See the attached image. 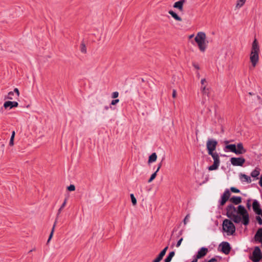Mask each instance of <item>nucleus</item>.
<instances>
[{"mask_svg": "<svg viewBox=\"0 0 262 262\" xmlns=\"http://www.w3.org/2000/svg\"><path fill=\"white\" fill-rule=\"evenodd\" d=\"M260 48L256 38H254L252 43L250 54V60L253 67H255L259 60Z\"/></svg>", "mask_w": 262, "mask_h": 262, "instance_id": "nucleus-1", "label": "nucleus"}, {"mask_svg": "<svg viewBox=\"0 0 262 262\" xmlns=\"http://www.w3.org/2000/svg\"><path fill=\"white\" fill-rule=\"evenodd\" d=\"M226 211L227 217L235 223L238 224L241 222L242 217L235 214L237 213V210L232 204H230L227 206Z\"/></svg>", "mask_w": 262, "mask_h": 262, "instance_id": "nucleus-2", "label": "nucleus"}, {"mask_svg": "<svg viewBox=\"0 0 262 262\" xmlns=\"http://www.w3.org/2000/svg\"><path fill=\"white\" fill-rule=\"evenodd\" d=\"M206 34L203 32H199L197 33L194 40L197 43L199 48L201 52H204L206 48L205 43Z\"/></svg>", "mask_w": 262, "mask_h": 262, "instance_id": "nucleus-3", "label": "nucleus"}, {"mask_svg": "<svg viewBox=\"0 0 262 262\" xmlns=\"http://www.w3.org/2000/svg\"><path fill=\"white\" fill-rule=\"evenodd\" d=\"M237 213L239 214L242 217V223L247 226L249 224V215L245 207L243 205H239L237 207Z\"/></svg>", "mask_w": 262, "mask_h": 262, "instance_id": "nucleus-4", "label": "nucleus"}, {"mask_svg": "<svg viewBox=\"0 0 262 262\" xmlns=\"http://www.w3.org/2000/svg\"><path fill=\"white\" fill-rule=\"evenodd\" d=\"M223 229L228 235H233L235 232V226L231 220L225 219L223 222Z\"/></svg>", "mask_w": 262, "mask_h": 262, "instance_id": "nucleus-5", "label": "nucleus"}, {"mask_svg": "<svg viewBox=\"0 0 262 262\" xmlns=\"http://www.w3.org/2000/svg\"><path fill=\"white\" fill-rule=\"evenodd\" d=\"M208 155L211 156L214 161L213 164L208 167V170L212 171L217 169L220 164V160L219 154L216 152H212V154L209 153Z\"/></svg>", "mask_w": 262, "mask_h": 262, "instance_id": "nucleus-6", "label": "nucleus"}, {"mask_svg": "<svg viewBox=\"0 0 262 262\" xmlns=\"http://www.w3.org/2000/svg\"><path fill=\"white\" fill-rule=\"evenodd\" d=\"M262 258V252L259 247L256 246L252 252V256L250 258L253 262H259Z\"/></svg>", "mask_w": 262, "mask_h": 262, "instance_id": "nucleus-7", "label": "nucleus"}, {"mask_svg": "<svg viewBox=\"0 0 262 262\" xmlns=\"http://www.w3.org/2000/svg\"><path fill=\"white\" fill-rule=\"evenodd\" d=\"M217 145V141L214 139H208L206 143V147L208 154H212L215 150Z\"/></svg>", "mask_w": 262, "mask_h": 262, "instance_id": "nucleus-8", "label": "nucleus"}, {"mask_svg": "<svg viewBox=\"0 0 262 262\" xmlns=\"http://www.w3.org/2000/svg\"><path fill=\"white\" fill-rule=\"evenodd\" d=\"M220 251L225 254H228L231 251L230 244L227 242H223L219 245Z\"/></svg>", "mask_w": 262, "mask_h": 262, "instance_id": "nucleus-9", "label": "nucleus"}, {"mask_svg": "<svg viewBox=\"0 0 262 262\" xmlns=\"http://www.w3.org/2000/svg\"><path fill=\"white\" fill-rule=\"evenodd\" d=\"M230 162L233 166H242L245 162V159L243 157H232Z\"/></svg>", "mask_w": 262, "mask_h": 262, "instance_id": "nucleus-10", "label": "nucleus"}, {"mask_svg": "<svg viewBox=\"0 0 262 262\" xmlns=\"http://www.w3.org/2000/svg\"><path fill=\"white\" fill-rule=\"evenodd\" d=\"M230 195L231 193L229 189H226L221 197V200L220 201L221 206H223L225 205L226 202L229 199Z\"/></svg>", "mask_w": 262, "mask_h": 262, "instance_id": "nucleus-11", "label": "nucleus"}, {"mask_svg": "<svg viewBox=\"0 0 262 262\" xmlns=\"http://www.w3.org/2000/svg\"><path fill=\"white\" fill-rule=\"evenodd\" d=\"M252 208L253 211L257 215L261 214L262 209L260 208V204L256 200H254L252 203Z\"/></svg>", "mask_w": 262, "mask_h": 262, "instance_id": "nucleus-12", "label": "nucleus"}, {"mask_svg": "<svg viewBox=\"0 0 262 262\" xmlns=\"http://www.w3.org/2000/svg\"><path fill=\"white\" fill-rule=\"evenodd\" d=\"M208 252V248H205V247L201 248L198 252V253L196 255L195 258L196 259H200V258L203 257L207 254Z\"/></svg>", "mask_w": 262, "mask_h": 262, "instance_id": "nucleus-13", "label": "nucleus"}, {"mask_svg": "<svg viewBox=\"0 0 262 262\" xmlns=\"http://www.w3.org/2000/svg\"><path fill=\"white\" fill-rule=\"evenodd\" d=\"M254 238L256 242L262 244V228L258 229L254 235Z\"/></svg>", "mask_w": 262, "mask_h": 262, "instance_id": "nucleus-14", "label": "nucleus"}, {"mask_svg": "<svg viewBox=\"0 0 262 262\" xmlns=\"http://www.w3.org/2000/svg\"><path fill=\"white\" fill-rule=\"evenodd\" d=\"M246 152V150L244 148L243 144L242 143H239L237 144V148L236 147L235 154L241 155L245 154Z\"/></svg>", "mask_w": 262, "mask_h": 262, "instance_id": "nucleus-15", "label": "nucleus"}, {"mask_svg": "<svg viewBox=\"0 0 262 262\" xmlns=\"http://www.w3.org/2000/svg\"><path fill=\"white\" fill-rule=\"evenodd\" d=\"M18 105V103L16 101H6L4 104V107L5 108H7L9 107L10 108H12L13 107H17Z\"/></svg>", "mask_w": 262, "mask_h": 262, "instance_id": "nucleus-16", "label": "nucleus"}, {"mask_svg": "<svg viewBox=\"0 0 262 262\" xmlns=\"http://www.w3.org/2000/svg\"><path fill=\"white\" fill-rule=\"evenodd\" d=\"M185 3V0H180L174 3L173 7L174 8L178 9L180 11H183V5Z\"/></svg>", "mask_w": 262, "mask_h": 262, "instance_id": "nucleus-17", "label": "nucleus"}, {"mask_svg": "<svg viewBox=\"0 0 262 262\" xmlns=\"http://www.w3.org/2000/svg\"><path fill=\"white\" fill-rule=\"evenodd\" d=\"M230 201L235 205H238L241 203L242 198L241 196H233L229 199Z\"/></svg>", "mask_w": 262, "mask_h": 262, "instance_id": "nucleus-18", "label": "nucleus"}, {"mask_svg": "<svg viewBox=\"0 0 262 262\" xmlns=\"http://www.w3.org/2000/svg\"><path fill=\"white\" fill-rule=\"evenodd\" d=\"M168 13L176 20L181 21L182 20V18L179 16L176 12L172 10H169Z\"/></svg>", "mask_w": 262, "mask_h": 262, "instance_id": "nucleus-19", "label": "nucleus"}, {"mask_svg": "<svg viewBox=\"0 0 262 262\" xmlns=\"http://www.w3.org/2000/svg\"><path fill=\"white\" fill-rule=\"evenodd\" d=\"M239 178L243 181L247 182L248 183H250L251 182V179L250 177L245 174L241 173L239 174Z\"/></svg>", "mask_w": 262, "mask_h": 262, "instance_id": "nucleus-20", "label": "nucleus"}, {"mask_svg": "<svg viewBox=\"0 0 262 262\" xmlns=\"http://www.w3.org/2000/svg\"><path fill=\"white\" fill-rule=\"evenodd\" d=\"M236 146L235 144H229L225 146V149L229 150L230 151L235 154Z\"/></svg>", "mask_w": 262, "mask_h": 262, "instance_id": "nucleus-21", "label": "nucleus"}, {"mask_svg": "<svg viewBox=\"0 0 262 262\" xmlns=\"http://www.w3.org/2000/svg\"><path fill=\"white\" fill-rule=\"evenodd\" d=\"M157 155L156 152L152 153L148 158V163L149 164L152 162H154L157 160Z\"/></svg>", "mask_w": 262, "mask_h": 262, "instance_id": "nucleus-22", "label": "nucleus"}, {"mask_svg": "<svg viewBox=\"0 0 262 262\" xmlns=\"http://www.w3.org/2000/svg\"><path fill=\"white\" fill-rule=\"evenodd\" d=\"M260 173V169L258 168H256L254 170L252 171L251 173V176L253 178H256L257 179H258L257 177L259 175Z\"/></svg>", "mask_w": 262, "mask_h": 262, "instance_id": "nucleus-23", "label": "nucleus"}, {"mask_svg": "<svg viewBox=\"0 0 262 262\" xmlns=\"http://www.w3.org/2000/svg\"><path fill=\"white\" fill-rule=\"evenodd\" d=\"M80 51L83 53H86V48L83 41H82L80 45Z\"/></svg>", "mask_w": 262, "mask_h": 262, "instance_id": "nucleus-24", "label": "nucleus"}, {"mask_svg": "<svg viewBox=\"0 0 262 262\" xmlns=\"http://www.w3.org/2000/svg\"><path fill=\"white\" fill-rule=\"evenodd\" d=\"M246 1V0H237L236 7V8L242 7L245 3Z\"/></svg>", "mask_w": 262, "mask_h": 262, "instance_id": "nucleus-25", "label": "nucleus"}, {"mask_svg": "<svg viewBox=\"0 0 262 262\" xmlns=\"http://www.w3.org/2000/svg\"><path fill=\"white\" fill-rule=\"evenodd\" d=\"M168 246H166L165 248H164L161 251V252L159 253V254L158 255V256H159L160 257H161L162 258H163V256L165 255L166 252V251L168 249Z\"/></svg>", "mask_w": 262, "mask_h": 262, "instance_id": "nucleus-26", "label": "nucleus"}, {"mask_svg": "<svg viewBox=\"0 0 262 262\" xmlns=\"http://www.w3.org/2000/svg\"><path fill=\"white\" fill-rule=\"evenodd\" d=\"M168 246H166L165 248H164L161 251V252L159 253V254L158 255V256H159L160 257H161L162 258H163V256L165 255L166 252V251L168 249Z\"/></svg>", "mask_w": 262, "mask_h": 262, "instance_id": "nucleus-27", "label": "nucleus"}, {"mask_svg": "<svg viewBox=\"0 0 262 262\" xmlns=\"http://www.w3.org/2000/svg\"><path fill=\"white\" fill-rule=\"evenodd\" d=\"M168 246H166L165 248H164L161 251V252L159 253V254L158 255V256H159L160 257H161L162 258H163V256L165 255L166 252V251L168 249Z\"/></svg>", "mask_w": 262, "mask_h": 262, "instance_id": "nucleus-28", "label": "nucleus"}, {"mask_svg": "<svg viewBox=\"0 0 262 262\" xmlns=\"http://www.w3.org/2000/svg\"><path fill=\"white\" fill-rule=\"evenodd\" d=\"M201 91L202 93L204 95H207V96H208L209 92H208V89H207L206 88V86H202L201 88Z\"/></svg>", "mask_w": 262, "mask_h": 262, "instance_id": "nucleus-29", "label": "nucleus"}, {"mask_svg": "<svg viewBox=\"0 0 262 262\" xmlns=\"http://www.w3.org/2000/svg\"><path fill=\"white\" fill-rule=\"evenodd\" d=\"M157 171H156L154 173H153L150 176V178L148 180V183L151 182L156 178L157 176Z\"/></svg>", "mask_w": 262, "mask_h": 262, "instance_id": "nucleus-30", "label": "nucleus"}, {"mask_svg": "<svg viewBox=\"0 0 262 262\" xmlns=\"http://www.w3.org/2000/svg\"><path fill=\"white\" fill-rule=\"evenodd\" d=\"M56 222H57V221H56L55 222L54 224V225L53 226L52 231H51V232L50 233V236L49 237V239L48 240V242H49L50 241V240L51 239V238L52 237V236H53V232H54V229H55V227Z\"/></svg>", "mask_w": 262, "mask_h": 262, "instance_id": "nucleus-31", "label": "nucleus"}, {"mask_svg": "<svg viewBox=\"0 0 262 262\" xmlns=\"http://www.w3.org/2000/svg\"><path fill=\"white\" fill-rule=\"evenodd\" d=\"M130 198L132 200V202L133 205H136L137 204V200L135 197L134 194H130Z\"/></svg>", "mask_w": 262, "mask_h": 262, "instance_id": "nucleus-32", "label": "nucleus"}, {"mask_svg": "<svg viewBox=\"0 0 262 262\" xmlns=\"http://www.w3.org/2000/svg\"><path fill=\"white\" fill-rule=\"evenodd\" d=\"M14 96V92L11 91L8 93L7 99L12 100L13 99V96Z\"/></svg>", "mask_w": 262, "mask_h": 262, "instance_id": "nucleus-33", "label": "nucleus"}, {"mask_svg": "<svg viewBox=\"0 0 262 262\" xmlns=\"http://www.w3.org/2000/svg\"><path fill=\"white\" fill-rule=\"evenodd\" d=\"M230 190L231 192H232L233 193H239L240 192V190L238 189H237L234 187H231L230 188Z\"/></svg>", "mask_w": 262, "mask_h": 262, "instance_id": "nucleus-34", "label": "nucleus"}, {"mask_svg": "<svg viewBox=\"0 0 262 262\" xmlns=\"http://www.w3.org/2000/svg\"><path fill=\"white\" fill-rule=\"evenodd\" d=\"M67 189L69 191H72L75 190V186L74 185H70L67 187Z\"/></svg>", "mask_w": 262, "mask_h": 262, "instance_id": "nucleus-35", "label": "nucleus"}, {"mask_svg": "<svg viewBox=\"0 0 262 262\" xmlns=\"http://www.w3.org/2000/svg\"><path fill=\"white\" fill-rule=\"evenodd\" d=\"M256 220L260 225H262V219L259 216H256Z\"/></svg>", "mask_w": 262, "mask_h": 262, "instance_id": "nucleus-36", "label": "nucleus"}, {"mask_svg": "<svg viewBox=\"0 0 262 262\" xmlns=\"http://www.w3.org/2000/svg\"><path fill=\"white\" fill-rule=\"evenodd\" d=\"M119 96V93L118 92H114L112 94V98H116Z\"/></svg>", "mask_w": 262, "mask_h": 262, "instance_id": "nucleus-37", "label": "nucleus"}, {"mask_svg": "<svg viewBox=\"0 0 262 262\" xmlns=\"http://www.w3.org/2000/svg\"><path fill=\"white\" fill-rule=\"evenodd\" d=\"M119 102V99H118L113 100L111 101V105H116L117 103H118Z\"/></svg>", "mask_w": 262, "mask_h": 262, "instance_id": "nucleus-38", "label": "nucleus"}, {"mask_svg": "<svg viewBox=\"0 0 262 262\" xmlns=\"http://www.w3.org/2000/svg\"><path fill=\"white\" fill-rule=\"evenodd\" d=\"M189 216H190L189 214H187V215H186V216H185V217L184 218V220H183V222H184V224L185 225H186V224H187V221H188V220L189 219Z\"/></svg>", "mask_w": 262, "mask_h": 262, "instance_id": "nucleus-39", "label": "nucleus"}, {"mask_svg": "<svg viewBox=\"0 0 262 262\" xmlns=\"http://www.w3.org/2000/svg\"><path fill=\"white\" fill-rule=\"evenodd\" d=\"M162 258L160 257L159 256H158L156 258H155L152 262H160Z\"/></svg>", "mask_w": 262, "mask_h": 262, "instance_id": "nucleus-40", "label": "nucleus"}, {"mask_svg": "<svg viewBox=\"0 0 262 262\" xmlns=\"http://www.w3.org/2000/svg\"><path fill=\"white\" fill-rule=\"evenodd\" d=\"M172 258L171 257H170L169 255H168L166 258L164 260V262H170Z\"/></svg>", "mask_w": 262, "mask_h": 262, "instance_id": "nucleus-41", "label": "nucleus"}, {"mask_svg": "<svg viewBox=\"0 0 262 262\" xmlns=\"http://www.w3.org/2000/svg\"><path fill=\"white\" fill-rule=\"evenodd\" d=\"M183 241V238H181L177 242V244L176 245L177 247H179L180 245Z\"/></svg>", "mask_w": 262, "mask_h": 262, "instance_id": "nucleus-42", "label": "nucleus"}, {"mask_svg": "<svg viewBox=\"0 0 262 262\" xmlns=\"http://www.w3.org/2000/svg\"><path fill=\"white\" fill-rule=\"evenodd\" d=\"M176 95H177V91L176 90L173 89L172 90V96L173 98H176Z\"/></svg>", "mask_w": 262, "mask_h": 262, "instance_id": "nucleus-43", "label": "nucleus"}, {"mask_svg": "<svg viewBox=\"0 0 262 262\" xmlns=\"http://www.w3.org/2000/svg\"><path fill=\"white\" fill-rule=\"evenodd\" d=\"M67 199H65L64 202H63L62 204L61 205V206H60V207L61 208H63L65 207L66 205V203H67Z\"/></svg>", "mask_w": 262, "mask_h": 262, "instance_id": "nucleus-44", "label": "nucleus"}, {"mask_svg": "<svg viewBox=\"0 0 262 262\" xmlns=\"http://www.w3.org/2000/svg\"><path fill=\"white\" fill-rule=\"evenodd\" d=\"M207 261H208V262H216V261H217V259L215 257H213Z\"/></svg>", "mask_w": 262, "mask_h": 262, "instance_id": "nucleus-45", "label": "nucleus"}, {"mask_svg": "<svg viewBox=\"0 0 262 262\" xmlns=\"http://www.w3.org/2000/svg\"><path fill=\"white\" fill-rule=\"evenodd\" d=\"M13 92H14V93L15 92L16 93L17 97L19 96V90L17 88H15Z\"/></svg>", "mask_w": 262, "mask_h": 262, "instance_id": "nucleus-46", "label": "nucleus"}, {"mask_svg": "<svg viewBox=\"0 0 262 262\" xmlns=\"http://www.w3.org/2000/svg\"><path fill=\"white\" fill-rule=\"evenodd\" d=\"M247 207L250 209L251 207L250 200H248L247 203Z\"/></svg>", "mask_w": 262, "mask_h": 262, "instance_id": "nucleus-47", "label": "nucleus"}, {"mask_svg": "<svg viewBox=\"0 0 262 262\" xmlns=\"http://www.w3.org/2000/svg\"><path fill=\"white\" fill-rule=\"evenodd\" d=\"M175 254V253L174 251L170 252L168 255H169L170 257H171L172 258Z\"/></svg>", "mask_w": 262, "mask_h": 262, "instance_id": "nucleus-48", "label": "nucleus"}, {"mask_svg": "<svg viewBox=\"0 0 262 262\" xmlns=\"http://www.w3.org/2000/svg\"><path fill=\"white\" fill-rule=\"evenodd\" d=\"M9 145L10 146H13L14 145V139L10 138V142H9Z\"/></svg>", "mask_w": 262, "mask_h": 262, "instance_id": "nucleus-49", "label": "nucleus"}, {"mask_svg": "<svg viewBox=\"0 0 262 262\" xmlns=\"http://www.w3.org/2000/svg\"><path fill=\"white\" fill-rule=\"evenodd\" d=\"M162 162H161L159 164H158V168H157V169L156 170V171H157V172L160 170V169L161 168V166H162Z\"/></svg>", "mask_w": 262, "mask_h": 262, "instance_id": "nucleus-50", "label": "nucleus"}, {"mask_svg": "<svg viewBox=\"0 0 262 262\" xmlns=\"http://www.w3.org/2000/svg\"><path fill=\"white\" fill-rule=\"evenodd\" d=\"M259 185L262 187V175L260 176L259 181Z\"/></svg>", "mask_w": 262, "mask_h": 262, "instance_id": "nucleus-51", "label": "nucleus"}, {"mask_svg": "<svg viewBox=\"0 0 262 262\" xmlns=\"http://www.w3.org/2000/svg\"><path fill=\"white\" fill-rule=\"evenodd\" d=\"M206 79L205 78H203V79H202L201 81V83L202 85V86H203V85H204V83L206 82Z\"/></svg>", "mask_w": 262, "mask_h": 262, "instance_id": "nucleus-52", "label": "nucleus"}, {"mask_svg": "<svg viewBox=\"0 0 262 262\" xmlns=\"http://www.w3.org/2000/svg\"><path fill=\"white\" fill-rule=\"evenodd\" d=\"M15 135V131H13L12 132V135H11V139H12V138L14 139Z\"/></svg>", "mask_w": 262, "mask_h": 262, "instance_id": "nucleus-53", "label": "nucleus"}, {"mask_svg": "<svg viewBox=\"0 0 262 262\" xmlns=\"http://www.w3.org/2000/svg\"><path fill=\"white\" fill-rule=\"evenodd\" d=\"M62 209L63 208H61V207L59 208V209L58 210L57 215H58L61 213V211Z\"/></svg>", "mask_w": 262, "mask_h": 262, "instance_id": "nucleus-54", "label": "nucleus"}, {"mask_svg": "<svg viewBox=\"0 0 262 262\" xmlns=\"http://www.w3.org/2000/svg\"><path fill=\"white\" fill-rule=\"evenodd\" d=\"M193 66L196 69H200L199 66L198 64H193Z\"/></svg>", "mask_w": 262, "mask_h": 262, "instance_id": "nucleus-55", "label": "nucleus"}, {"mask_svg": "<svg viewBox=\"0 0 262 262\" xmlns=\"http://www.w3.org/2000/svg\"><path fill=\"white\" fill-rule=\"evenodd\" d=\"M191 262H198V259L195 258Z\"/></svg>", "mask_w": 262, "mask_h": 262, "instance_id": "nucleus-56", "label": "nucleus"}, {"mask_svg": "<svg viewBox=\"0 0 262 262\" xmlns=\"http://www.w3.org/2000/svg\"><path fill=\"white\" fill-rule=\"evenodd\" d=\"M229 141H225V143L226 145H228V144L229 143Z\"/></svg>", "mask_w": 262, "mask_h": 262, "instance_id": "nucleus-57", "label": "nucleus"}, {"mask_svg": "<svg viewBox=\"0 0 262 262\" xmlns=\"http://www.w3.org/2000/svg\"><path fill=\"white\" fill-rule=\"evenodd\" d=\"M194 36V35L193 34H192L191 35L189 36V38H192Z\"/></svg>", "mask_w": 262, "mask_h": 262, "instance_id": "nucleus-58", "label": "nucleus"}, {"mask_svg": "<svg viewBox=\"0 0 262 262\" xmlns=\"http://www.w3.org/2000/svg\"><path fill=\"white\" fill-rule=\"evenodd\" d=\"M108 108H109L108 106H105V109L108 110Z\"/></svg>", "mask_w": 262, "mask_h": 262, "instance_id": "nucleus-59", "label": "nucleus"}, {"mask_svg": "<svg viewBox=\"0 0 262 262\" xmlns=\"http://www.w3.org/2000/svg\"><path fill=\"white\" fill-rule=\"evenodd\" d=\"M249 94L250 95H252V93L251 92H249Z\"/></svg>", "mask_w": 262, "mask_h": 262, "instance_id": "nucleus-60", "label": "nucleus"}, {"mask_svg": "<svg viewBox=\"0 0 262 262\" xmlns=\"http://www.w3.org/2000/svg\"><path fill=\"white\" fill-rule=\"evenodd\" d=\"M33 251V250H31L29 252H32Z\"/></svg>", "mask_w": 262, "mask_h": 262, "instance_id": "nucleus-61", "label": "nucleus"}, {"mask_svg": "<svg viewBox=\"0 0 262 262\" xmlns=\"http://www.w3.org/2000/svg\"><path fill=\"white\" fill-rule=\"evenodd\" d=\"M182 231H180V234H182Z\"/></svg>", "mask_w": 262, "mask_h": 262, "instance_id": "nucleus-62", "label": "nucleus"}, {"mask_svg": "<svg viewBox=\"0 0 262 262\" xmlns=\"http://www.w3.org/2000/svg\"><path fill=\"white\" fill-rule=\"evenodd\" d=\"M204 262H208V261L205 260Z\"/></svg>", "mask_w": 262, "mask_h": 262, "instance_id": "nucleus-63", "label": "nucleus"}, {"mask_svg": "<svg viewBox=\"0 0 262 262\" xmlns=\"http://www.w3.org/2000/svg\"><path fill=\"white\" fill-rule=\"evenodd\" d=\"M261 214H260V215H261V217H262V212H261Z\"/></svg>", "mask_w": 262, "mask_h": 262, "instance_id": "nucleus-64", "label": "nucleus"}]
</instances>
